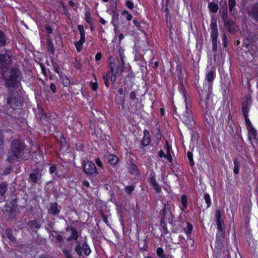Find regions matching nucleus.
<instances>
[{"label": "nucleus", "mask_w": 258, "mask_h": 258, "mask_svg": "<svg viewBox=\"0 0 258 258\" xmlns=\"http://www.w3.org/2000/svg\"><path fill=\"white\" fill-rule=\"evenodd\" d=\"M13 62V56L11 50L5 49V53L0 54V69L6 86L8 88H15L17 84L20 72L16 68L10 67Z\"/></svg>", "instance_id": "nucleus-1"}, {"label": "nucleus", "mask_w": 258, "mask_h": 258, "mask_svg": "<svg viewBox=\"0 0 258 258\" xmlns=\"http://www.w3.org/2000/svg\"><path fill=\"white\" fill-rule=\"evenodd\" d=\"M214 72L210 71L206 75V79L209 83L208 85V90H202L199 92L201 99L200 106L203 113L205 121L208 124H211L213 121V117L211 115L210 110L212 108L211 101H210L212 82L214 79Z\"/></svg>", "instance_id": "nucleus-2"}, {"label": "nucleus", "mask_w": 258, "mask_h": 258, "mask_svg": "<svg viewBox=\"0 0 258 258\" xmlns=\"http://www.w3.org/2000/svg\"><path fill=\"white\" fill-rule=\"evenodd\" d=\"M191 104L188 101L185 92H183L181 100L174 105V110L181 121L188 128L194 124L192 114L190 109Z\"/></svg>", "instance_id": "nucleus-3"}, {"label": "nucleus", "mask_w": 258, "mask_h": 258, "mask_svg": "<svg viewBox=\"0 0 258 258\" xmlns=\"http://www.w3.org/2000/svg\"><path fill=\"white\" fill-rule=\"evenodd\" d=\"M25 149V144L18 139L13 140L11 143L7 160L10 163H14L22 158Z\"/></svg>", "instance_id": "nucleus-4"}, {"label": "nucleus", "mask_w": 258, "mask_h": 258, "mask_svg": "<svg viewBox=\"0 0 258 258\" xmlns=\"http://www.w3.org/2000/svg\"><path fill=\"white\" fill-rule=\"evenodd\" d=\"M124 56L119 52V56L116 57V60L114 62L110 63V69L112 72L111 82L115 83L116 81V76L117 74H121L125 68Z\"/></svg>", "instance_id": "nucleus-5"}, {"label": "nucleus", "mask_w": 258, "mask_h": 258, "mask_svg": "<svg viewBox=\"0 0 258 258\" xmlns=\"http://www.w3.org/2000/svg\"><path fill=\"white\" fill-rule=\"evenodd\" d=\"M211 38L212 42V48L213 51H216L217 49V36L218 29L217 23L215 21L212 20L211 23Z\"/></svg>", "instance_id": "nucleus-6"}, {"label": "nucleus", "mask_w": 258, "mask_h": 258, "mask_svg": "<svg viewBox=\"0 0 258 258\" xmlns=\"http://www.w3.org/2000/svg\"><path fill=\"white\" fill-rule=\"evenodd\" d=\"M163 205L164 207L162 212L161 222L164 223L166 220L169 223H171L173 215L170 211V206L168 203L167 204L164 203Z\"/></svg>", "instance_id": "nucleus-7"}, {"label": "nucleus", "mask_w": 258, "mask_h": 258, "mask_svg": "<svg viewBox=\"0 0 258 258\" xmlns=\"http://www.w3.org/2000/svg\"><path fill=\"white\" fill-rule=\"evenodd\" d=\"M83 169L87 175H93L98 173L95 164L91 161H84Z\"/></svg>", "instance_id": "nucleus-8"}, {"label": "nucleus", "mask_w": 258, "mask_h": 258, "mask_svg": "<svg viewBox=\"0 0 258 258\" xmlns=\"http://www.w3.org/2000/svg\"><path fill=\"white\" fill-rule=\"evenodd\" d=\"M249 98V97L248 96H246V101L245 102V104H242V113L244 117L245 123L247 125L248 128L252 126V124L248 118L249 106L251 104V101Z\"/></svg>", "instance_id": "nucleus-9"}, {"label": "nucleus", "mask_w": 258, "mask_h": 258, "mask_svg": "<svg viewBox=\"0 0 258 258\" xmlns=\"http://www.w3.org/2000/svg\"><path fill=\"white\" fill-rule=\"evenodd\" d=\"M7 103L13 109H16L21 105V101H18L16 97L9 96L7 99Z\"/></svg>", "instance_id": "nucleus-10"}, {"label": "nucleus", "mask_w": 258, "mask_h": 258, "mask_svg": "<svg viewBox=\"0 0 258 258\" xmlns=\"http://www.w3.org/2000/svg\"><path fill=\"white\" fill-rule=\"evenodd\" d=\"M127 169L128 172L132 175H137L140 173L137 166L134 163L131 162L127 164Z\"/></svg>", "instance_id": "nucleus-11"}, {"label": "nucleus", "mask_w": 258, "mask_h": 258, "mask_svg": "<svg viewBox=\"0 0 258 258\" xmlns=\"http://www.w3.org/2000/svg\"><path fill=\"white\" fill-rule=\"evenodd\" d=\"M150 182L152 186H153L154 189L156 191V192L157 193L160 192L161 187H160L159 184L156 181L154 176H152L151 177Z\"/></svg>", "instance_id": "nucleus-12"}, {"label": "nucleus", "mask_w": 258, "mask_h": 258, "mask_svg": "<svg viewBox=\"0 0 258 258\" xmlns=\"http://www.w3.org/2000/svg\"><path fill=\"white\" fill-rule=\"evenodd\" d=\"M151 140L150 137V134L147 130L144 132V137L142 140V145L144 146H147L150 143Z\"/></svg>", "instance_id": "nucleus-13"}, {"label": "nucleus", "mask_w": 258, "mask_h": 258, "mask_svg": "<svg viewBox=\"0 0 258 258\" xmlns=\"http://www.w3.org/2000/svg\"><path fill=\"white\" fill-rule=\"evenodd\" d=\"M48 210L49 213L53 215H56L59 213V210H58L57 204L56 203L50 204Z\"/></svg>", "instance_id": "nucleus-14"}, {"label": "nucleus", "mask_w": 258, "mask_h": 258, "mask_svg": "<svg viewBox=\"0 0 258 258\" xmlns=\"http://www.w3.org/2000/svg\"><path fill=\"white\" fill-rule=\"evenodd\" d=\"M106 158L108 162L112 165H115L118 162V158L113 154L106 155Z\"/></svg>", "instance_id": "nucleus-15"}, {"label": "nucleus", "mask_w": 258, "mask_h": 258, "mask_svg": "<svg viewBox=\"0 0 258 258\" xmlns=\"http://www.w3.org/2000/svg\"><path fill=\"white\" fill-rule=\"evenodd\" d=\"M8 38L4 33V32L0 29V47L5 46L8 41Z\"/></svg>", "instance_id": "nucleus-16"}, {"label": "nucleus", "mask_w": 258, "mask_h": 258, "mask_svg": "<svg viewBox=\"0 0 258 258\" xmlns=\"http://www.w3.org/2000/svg\"><path fill=\"white\" fill-rule=\"evenodd\" d=\"M70 230L71 231V235L68 237V241H71L73 239L76 240L78 238V232L76 228L74 227H71Z\"/></svg>", "instance_id": "nucleus-17"}, {"label": "nucleus", "mask_w": 258, "mask_h": 258, "mask_svg": "<svg viewBox=\"0 0 258 258\" xmlns=\"http://www.w3.org/2000/svg\"><path fill=\"white\" fill-rule=\"evenodd\" d=\"M47 45L48 51L53 54L54 51V47L52 42V40L51 38H47Z\"/></svg>", "instance_id": "nucleus-18"}, {"label": "nucleus", "mask_w": 258, "mask_h": 258, "mask_svg": "<svg viewBox=\"0 0 258 258\" xmlns=\"http://www.w3.org/2000/svg\"><path fill=\"white\" fill-rule=\"evenodd\" d=\"M248 130L249 131V134L248 135V139L251 143L252 139L256 138V130L253 128V127L252 126L248 127Z\"/></svg>", "instance_id": "nucleus-19"}, {"label": "nucleus", "mask_w": 258, "mask_h": 258, "mask_svg": "<svg viewBox=\"0 0 258 258\" xmlns=\"http://www.w3.org/2000/svg\"><path fill=\"white\" fill-rule=\"evenodd\" d=\"M225 26L228 29L230 32H234V27L232 26V23L230 22V20L228 19H225L223 20Z\"/></svg>", "instance_id": "nucleus-20"}, {"label": "nucleus", "mask_w": 258, "mask_h": 258, "mask_svg": "<svg viewBox=\"0 0 258 258\" xmlns=\"http://www.w3.org/2000/svg\"><path fill=\"white\" fill-rule=\"evenodd\" d=\"M8 190L7 184L6 182H2L0 184V196L3 197Z\"/></svg>", "instance_id": "nucleus-21"}, {"label": "nucleus", "mask_w": 258, "mask_h": 258, "mask_svg": "<svg viewBox=\"0 0 258 258\" xmlns=\"http://www.w3.org/2000/svg\"><path fill=\"white\" fill-rule=\"evenodd\" d=\"M209 8L210 11L213 13H217L218 10V5L213 2H211L209 4Z\"/></svg>", "instance_id": "nucleus-22"}, {"label": "nucleus", "mask_w": 258, "mask_h": 258, "mask_svg": "<svg viewBox=\"0 0 258 258\" xmlns=\"http://www.w3.org/2000/svg\"><path fill=\"white\" fill-rule=\"evenodd\" d=\"M252 17L256 21H258V4L255 5L252 11Z\"/></svg>", "instance_id": "nucleus-23"}, {"label": "nucleus", "mask_w": 258, "mask_h": 258, "mask_svg": "<svg viewBox=\"0 0 258 258\" xmlns=\"http://www.w3.org/2000/svg\"><path fill=\"white\" fill-rule=\"evenodd\" d=\"M165 146L167 150V154L165 157H166L169 161L171 162L172 160V157L170 154L171 147L169 146V145L167 142H166Z\"/></svg>", "instance_id": "nucleus-24"}, {"label": "nucleus", "mask_w": 258, "mask_h": 258, "mask_svg": "<svg viewBox=\"0 0 258 258\" xmlns=\"http://www.w3.org/2000/svg\"><path fill=\"white\" fill-rule=\"evenodd\" d=\"M184 231L187 234V236L189 237L190 235L191 231L192 230V225L189 222L187 223V227L184 228Z\"/></svg>", "instance_id": "nucleus-25"}, {"label": "nucleus", "mask_w": 258, "mask_h": 258, "mask_svg": "<svg viewBox=\"0 0 258 258\" xmlns=\"http://www.w3.org/2000/svg\"><path fill=\"white\" fill-rule=\"evenodd\" d=\"M29 225L33 228L38 229L40 227V225L37 220L30 221Z\"/></svg>", "instance_id": "nucleus-26"}, {"label": "nucleus", "mask_w": 258, "mask_h": 258, "mask_svg": "<svg viewBox=\"0 0 258 258\" xmlns=\"http://www.w3.org/2000/svg\"><path fill=\"white\" fill-rule=\"evenodd\" d=\"M62 252L66 258H73L72 254V251L71 249H68L67 248H64L62 249Z\"/></svg>", "instance_id": "nucleus-27"}, {"label": "nucleus", "mask_w": 258, "mask_h": 258, "mask_svg": "<svg viewBox=\"0 0 258 258\" xmlns=\"http://www.w3.org/2000/svg\"><path fill=\"white\" fill-rule=\"evenodd\" d=\"M51 62L52 65V67H53V69H54V71L56 73H57V74H59L60 68H59L58 64H57V63L55 61H54L53 58H52V57L51 58Z\"/></svg>", "instance_id": "nucleus-28"}, {"label": "nucleus", "mask_w": 258, "mask_h": 258, "mask_svg": "<svg viewBox=\"0 0 258 258\" xmlns=\"http://www.w3.org/2000/svg\"><path fill=\"white\" fill-rule=\"evenodd\" d=\"M83 250L86 255H88L91 252V250L86 242H84L83 244Z\"/></svg>", "instance_id": "nucleus-29"}, {"label": "nucleus", "mask_w": 258, "mask_h": 258, "mask_svg": "<svg viewBox=\"0 0 258 258\" xmlns=\"http://www.w3.org/2000/svg\"><path fill=\"white\" fill-rule=\"evenodd\" d=\"M181 201L183 207L182 210H183L187 206V198L185 195L181 196Z\"/></svg>", "instance_id": "nucleus-30"}, {"label": "nucleus", "mask_w": 258, "mask_h": 258, "mask_svg": "<svg viewBox=\"0 0 258 258\" xmlns=\"http://www.w3.org/2000/svg\"><path fill=\"white\" fill-rule=\"evenodd\" d=\"M85 20L86 22L90 25H92V19L91 16L90 12H87L85 14Z\"/></svg>", "instance_id": "nucleus-31"}, {"label": "nucleus", "mask_w": 258, "mask_h": 258, "mask_svg": "<svg viewBox=\"0 0 258 258\" xmlns=\"http://www.w3.org/2000/svg\"><path fill=\"white\" fill-rule=\"evenodd\" d=\"M217 228L219 231H224V225H223V221L220 220L216 221Z\"/></svg>", "instance_id": "nucleus-32"}, {"label": "nucleus", "mask_w": 258, "mask_h": 258, "mask_svg": "<svg viewBox=\"0 0 258 258\" xmlns=\"http://www.w3.org/2000/svg\"><path fill=\"white\" fill-rule=\"evenodd\" d=\"M204 199L207 205V207L209 208L211 204L209 195L208 194H205L204 195Z\"/></svg>", "instance_id": "nucleus-33"}, {"label": "nucleus", "mask_w": 258, "mask_h": 258, "mask_svg": "<svg viewBox=\"0 0 258 258\" xmlns=\"http://www.w3.org/2000/svg\"><path fill=\"white\" fill-rule=\"evenodd\" d=\"M234 168L233 171L234 173L238 174L239 172V164L237 161V160L235 159L234 160Z\"/></svg>", "instance_id": "nucleus-34"}, {"label": "nucleus", "mask_w": 258, "mask_h": 258, "mask_svg": "<svg viewBox=\"0 0 258 258\" xmlns=\"http://www.w3.org/2000/svg\"><path fill=\"white\" fill-rule=\"evenodd\" d=\"M83 246H81L80 244H78L75 248V251L79 255H82Z\"/></svg>", "instance_id": "nucleus-35"}, {"label": "nucleus", "mask_w": 258, "mask_h": 258, "mask_svg": "<svg viewBox=\"0 0 258 258\" xmlns=\"http://www.w3.org/2000/svg\"><path fill=\"white\" fill-rule=\"evenodd\" d=\"M157 254L158 256L161 258L165 257V255L164 254V250L161 247H159L157 249Z\"/></svg>", "instance_id": "nucleus-36"}, {"label": "nucleus", "mask_w": 258, "mask_h": 258, "mask_svg": "<svg viewBox=\"0 0 258 258\" xmlns=\"http://www.w3.org/2000/svg\"><path fill=\"white\" fill-rule=\"evenodd\" d=\"M187 158L190 162V165L191 166H193L194 165V160H193L192 153L190 152H189V151L187 152Z\"/></svg>", "instance_id": "nucleus-37"}, {"label": "nucleus", "mask_w": 258, "mask_h": 258, "mask_svg": "<svg viewBox=\"0 0 258 258\" xmlns=\"http://www.w3.org/2000/svg\"><path fill=\"white\" fill-rule=\"evenodd\" d=\"M122 15H126V19L128 20V21H130L132 20L133 17H132V15L131 14H130L128 11H126V10H124L122 12Z\"/></svg>", "instance_id": "nucleus-38"}, {"label": "nucleus", "mask_w": 258, "mask_h": 258, "mask_svg": "<svg viewBox=\"0 0 258 258\" xmlns=\"http://www.w3.org/2000/svg\"><path fill=\"white\" fill-rule=\"evenodd\" d=\"M29 178L32 181L36 183L37 181L38 175L36 174L31 173L30 174Z\"/></svg>", "instance_id": "nucleus-39"}, {"label": "nucleus", "mask_w": 258, "mask_h": 258, "mask_svg": "<svg viewBox=\"0 0 258 258\" xmlns=\"http://www.w3.org/2000/svg\"><path fill=\"white\" fill-rule=\"evenodd\" d=\"M235 0H229L228 1V6L229 8V11L231 12L232 11L233 8L235 5Z\"/></svg>", "instance_id": "nucleus-40"}, {"label": "nucleus", "mask_w": 258, "mask_h": 258, "mask_svg": "<svg viewBox=\"0 0 258 258\" xmlns=\"http://www.w3.org/2000/svg\"><path fill=\"white\" fill-rule=\"evenodd\" d=\"M6 235L7 237L12 241H14L15 240V238L13 236L12 233L10 231H7L6 232Z\"/></svg>", "instance_id": "nucleus-41"}, {"label": "nucleus", "mask_w": 258, "mask_h": 258, "mask_svg": "<svg viewBox=\"0 0 258 258\" xmlns=\"http://www.w3.org/2000/svg\"><path fill=\"white\" fill-rule=\"evenodd\" d=\"M112 72L110 70V72H108L103 77V80H111V77L112 76Z\"/></svg>", "instance_id": "nucleus-42"}, {"label": "nucleus", "mask_w": 258, "mask_h": 258, "mask_svg": "<svg viewBox=\"0 0 258 258\" xmlns=\"http://www.w3.org/2000/svg\"><path fill=\"white\" fill-rule=\"evenodd\" d=\"M119 15L116 12H112V20L111 22L115 23L116 20H118Z\"/></svg>", "instance_id": "nucleus-43"}, {"label": "nucleus", "mask_w": 258, "mask_h": 258, "mask_svg": "<svg viewBox=\"0 0 258 258\" xmlns=\"http://www.w3.org/2000/svg\"><path fill=\"white\" fill-rule=\"evenodd\" d=\"M224 235V231H219L217 233V239L221 240Z\"/></svg>", "instance_id": "nucleus-44"}, {"label": "nucleus", "mask_w": 258, "mask_h": 258, "mask_svg": "<svg viewBox=\"0 0 258 258\" xmlns=\"http://www.w3.org/2000/svg\"><path fill=\"white\" fill-rule=\"evenodd\" d=\"M52 236L55 237L56 240L60 243V245H61V242H62L63 241L62 236L59 234H56L55 236Z\"/></svg>", "instance_id": "nucleus-45"}, {"label": "nucleus", "mask_w": 258, "mask_h": 258, "mask_svg": "<svg viewBox=\"0 0 258 258\" xmlns=\"http://www.w3.org/2000/svg\"><path fill=\"white\" fill-rule=\"evenodd\" d=\"M126 6L129 9L132 10L134 7V4L130 1H127L125 3Z\"/></svg>", "instance_id": "nucleus-46"}, {"label": "nucleus", "mask_w": 258, "mask_h": 258, "mask_svg": "<svg viewBox=\"0 0 258 258\" xmlns=\"http://www.w3.org/2000/svg\"><path fill=\"white\" fill-rule=\"evenodd\" d=\"M134 190V187L133 186H126L125 188V191L129 194H131L132 192Z\"/></svg>", "instance_id": "nucleus-47"}, {"label": "nucleus", "mask_w": 258, "mask_h": 258, "mask_svg": "<svg viewBox=\"0 0 258 258\" xmlns=\"http://www.w3.org/2000/svg\"><path fill=\"white\" fill-rule=\"evenodd\" d=\"M216 217V221H219V220H222L221 218V213L219 210H217L215 214Z\"/></svg>", "instance_id": "nucleus-48"}, {"label": "nucleus", "mask_w": 258, "mask_h": 258, "mask_svg": "<svg viewBox=\"0 0 258 258\" xmlns=\"http://www.w3.org/2000/svg\"><path fill=\"white\" fill-rule=\"evenodd\" d=\"M83 44L80 43L78 41L76 42L75 43V46L76 47V48L78 51H80L82 49V45Z\"/></svg>", "instance_id": "nucleus-49"}, {"label": "nucleus", "mask_w": 258, "mask_h": 258, "mask_svg": "<svg viewBox=\"0 0 258 258\" xmlns=\"http://www.w3.org/2000/svg\"><path fill=\"white\" fill-rule=\"evenodd\" d=\"M56 170L57 169L55 166H51L49 168V171L51 174L55 173Z\"/></svg>", "instance_id": "nucleus-50"}, {"label": "nucleus", "mask_w": 258, "mask_h": 258, "mask_svg": "<svg viewBox=\"0 0 258 258\" xmlns=\"http://www.w3.org/2000/svg\"><path fill=\"white\" fill-rule=\"evenodd\" d=\"M50 90L52 91V92L53 93H55L56 92V86L55 85L51 83L50 85Z\"/></svg>", "instance_id": "nucleus-51"}, {"label": "nucleus", "mask_w": 258, "mask_h": 258, "mask_svg": "<svg viewBox=\"0 0 258 258\" xmlns=\"http://www.w3.org/2000/svg\"><path fill=\"white\" fill-rule=\"evenodd\" d=\"M130 99L132 100H135L136 99V93L135 91H132L130 95Z\"/></svg>", "instance_id": "nucleus-52"}, {"label": "nucleus", "mask_w": 258, "mask_h": 258, "mask_svg": "<svg viewBox=\"0 0 258 258\" xmlns=\"http://www.w3.org/2000/svg\"><path fill=\"white\" fill-rule=\"evenodd\" d=\"M91 88L93 91H96L98 88L97 83L91 82Z\"/></svg>", "instance_id": "nucleus-53"}, {"label": "nucleus", "mask_w": 258, "mask_h": 258, "mask_svg": "<svg viewBox=\"0 0 258 258\" xmlns=\"http://www.w3.org/2000/svg\"><path fill=\"white\" fill-rule=\"evenodd\" d=\"M4 137L3 136V134L1 132H0V147H2L4 143Z\"/></svg>", "instance_id": "nucleus-54"}, {"label": "nucleus", "mask_w": 258, "mask_h": 258, "mask_svg": "<svg viewBox=\"0 0 258 258\" xmlns=\"http://www.w3.org/2000/svg\"><path fill=\"white\" fill-rule=\"evenodd\" d=\"M222 18L223 20H225V19H228V16H227V10H225V11H224L222 13Z\"/></svg>", "instance_id": "nucleus-55"}, {"label": "nucleus", "mask_w": 258, "mask_h": 258, "mask_svg": "<svg viewBox=\"0 0 258 258\" xmlns=\"http://www.w3.org/2000/svg\"><path fill=\"white\" fill-rule=\"evenodd\" d=\"M101 57H102V54L100 52H98L95 56V59L97 61L101 60Z\"/></svg>", "instance_id": "nucleus-56"}, {"label": "nucleus", "mask_w": 258, "mask_h": 258, "mask_svg": "<svg viewBox=\"0 0 258 258\" xmlns=\"http://www.w3.org/2000/svg\"><path fill=\"white\" fill-rule=\"evenodd\" d=\"M96 163L97 165H98V166H99L100 167H102V164L101 161H100V160L99 158H97L96 159Z\"/></svg>", "instance_id": "nucleus-57"}, {"label": "nucleus", "mask_w": 258, "mask_h": 258, "mask_svg": "<svg viewBox=\"0 0 258 258\" xmlns=\"http://www.w3.org/2000/svg\"><path fill=\"white\" fill-rule=\"evenodd\" d=\"M158 155L160 157H165L166 156V155L164 153V152H163V151L162 150H161L159 153H158Z\"/></svg>", "instance_id": "nucleus-58"}, {"label": "nucleus", "mask_w": 258, "mask_h": 258, "mask_svg": "<svg viewBox=\"0 0 258 258\" xmlns=\"http://www.w3.org/2000/svg\"><path fill=\"white\" fill-rule=\"evenodd\" d=\"M133 23L137 27H138V28H139L140 24L137 20L134 19L133 20Z\"/></svg>", "instance_id": "nucleus-59"}, {"label": "nucleus", "mask_w": 258, "mask_h": 258, "mask_svg": "<svg viewBox=\"0 0 258 258\" xmlns=\"http://www.w3.org/2000/svg\"><path fill=\"white\" fill-rule=\"evenodd\" d=\"M78 30H79L80 32H82V31H84V27L82 25H79L78 26Z\"/></svg>", "instance_id": "nucleus-60"}, {"label": "nucleus", "mask_w": 258, "mask_h": 258, "mask_svg": "<svg viewBox=\"0 0 258 258\" xmlns=\"http://www.w3.org/2000/svg\"><path fill=\"white\" fill-rule=\"evenodd\" d=\"M46 29L48 34H51L52 32V29L50 27H47Z\"/></svg>", "instance_id": "nucleus-61"}, {"label": "nucleus", "mask_w": 258, "mask_h": 258, "mask_svg": "<svg viewBox=\"0 0 258 258\" xmlns=\"http://www.w3.org/2000/svg\"><path fill=\"white\" fill-rule=\"evenodd\" d=\"M85 41V37H80V39L78 41L80 43L83 44Z\"/></svg>", "instance_id": "nucleus-62"}, {"label": "nucleus", "mask_w": 258, "mask_h": 258, "mask_svg": "<svg viewBox=\"0 0 258 258\" xmlns=\"http://www.w3.org/2000/svg\"><path fill=\"white\" fill-rule=\"evenodd\" d=\"M83 184L85 186H87V187H89V182L87 180L83 181Z\"/></svg>", "instance_id": "nucleus-63"}, {"label": "nucleus", "mask_w": 258, "mask_h": 258, "mask_svg": "<svg viewBox=\"0 0 258 258\" xmlns=\"http://www.w3.org/2000/svg\"><path fill=\"white\" fill-rule=\"evenodd\" d=\"M69 5L72 8H74L75 5V3L72 1H70L69 2Z\"/></svg>", "instance_id": "nucleus-64"}]
</instances>
